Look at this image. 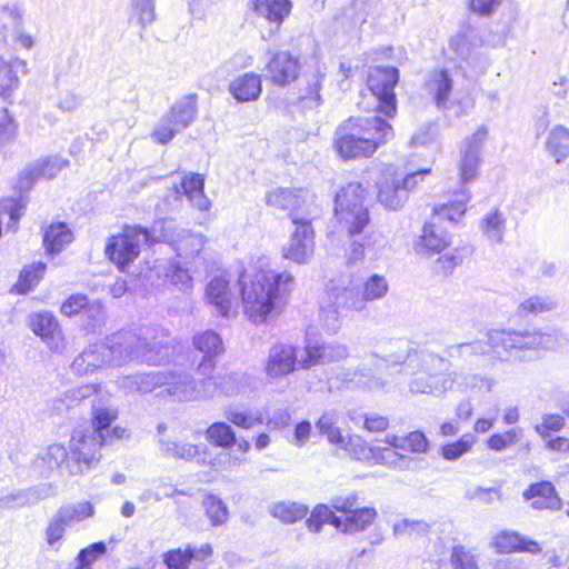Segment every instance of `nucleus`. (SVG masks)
<instances>
[{"label": "nucleus", "mask_w": 569, "mask_h": 569, "mask_svg": "<svg viewBox=\"0 0 569 569\" xmlns=\"http://www.w3.org/2000/svg\"><path fill=\"white\" fill-rule=\"evenodd\" d=\"M296 287L288 271L269 270L249 286H241L244 313L253 323H262L273 311L281 310Z\"/></svg>", "instance_id": "nucleus-6"}, {"label": "nucleus", "mask_w": 569, "mask_h": 569, "mask_svg": "<svg viewBox=\"0 0 569 569\" xmlns=\"http://www.w3.org/2000/svg\"><path fill=\"white\" fill-rule=\"evenodd\" d=\"M545 148L557 163L566 161L569 158V129L555 126L547 134Z\"/></svg>", "instance_id": "nucleus-33"}, {"label": "nucleus", "mask_w": 569, "mask_h": 569, "mask_svg": "<svg viewBox=\"0 0 569 569\" xmlns=\"http://www.w3.org/2000/svg\"><path fill=\"white\" fill-rule=\"evenodd\" d=\"M399 81V70L395 67H376L367 80V84L377 99V111L387 118L397 113V99L395 87Z\"/></svg>", "instance_id": "nucleus-11"}, {"label": "nucleus", "mask_w": 569, "mask_h": 569, "mask_svg": "<svg viewBox=\"0 0 569 569\" xmlns=\"http://www.w3.org/2000/svg\"><path fill=\"white\" fill-rule=\"evenodd\" d=\"M358 492H349L346 495H340L331 498V507L338 511L343 513L345 516L349 515L350 512L355 511V509H358L361 507V501Z\"/></svg>", "instance_id": "nucleus-54"}, {"label": "nucleus", "mask_w": 569, "mask_h": 569, "mask_svg": "<svg viewBox=\"0 0 569 569\" xmlns=\"http://www.w3.org/2000/svg\"><path fill=\"white\" fill-rule=\"evenodd\" d=\"M567 338L557 329L540 330H490L485 340L462 342L447 347L450 359H457L468 367L478 366L481 357L508 361L519 350H555L565 346Z\"/></svg>", "instance_id": "nucleus-3"}, {"label": "nucleus", "mask_w": 569, "mask_h": 569, "mask_svg": "<svg viewBox=\"0 0 569 569\" xmlns=\"http://www.w3.org/2000/svg\"><path fill=\"white\" fill-rule=\"evenodd\" d=\"M488 137L487 126H480L471 134L466 137L460 144V179L463 183L473 180L478 174L481 161V149Z\"/></svg>", "instance_id": "nucleus-15"}, {"label": "nucleus", "mask_w": 569, "mask_h": 569, "mask_svg": "<svg viewBox=\"0 0 569 569\" xmlns=\"http://www.w3.org/2000/svg\"><path fill=\"white\" fill-rule=\"evenodd\" d=\"M377 517L376 508L361 506L345 517L340 516L338 530L348 535L362 532L373 523Z\"/></svg>", "instance_id": "nucleus-30"}, {"label": "nucleus", "mask_w": 569, "mask_h": 569, "mask_svg": "<svg viewBox=\"0 0 569 569\" xmlns=\"http://www.w3.org/2000/svg\"><path fill=\"white\" fill-rule=\"evenodd\" d=\"M406 450L412 453H427L430 449V441L420 430L409 432L406 437Z\"/></svg>", "instance_id": "nucleus-61"}, {"label": "nucleus", "mask_w": 569, "mask_h": 569, "mask_svg": "<svg viewBox=\"0 0 569 569\" xmlns=\"http://www.w3.org/2000/svg\"><path fill=\"white\" fill-rule=\"evenodd\" d=\"M296 229L287 246L283 247V257L297 263H306L313 253L315 232L311 220L295 222Z\"/></svg>", "instance_id": "nucleus-16"}, {"label": "nucleus", "mask_w": 569, "mask_h": 569, "mask_svg": "<svg viewBox=\"0 0 569 569\" xmlns=\"http://www.w3.org/2000/svg\"><path fill=\"white\" fill-rule=\"evenodd\" d=\"M19 86L20 80L11 64L0 57V97L4 100L12 98Z\"/></svg>", "instance_id": "nucleus-47"}, {"label": "nucleus", "mask_w": 569, "mask_h": 569, "mask_svg": "<svg viewBox=\"0 0 569 569\" xmlns=\"http://www.w3.org/2000/svg\"><path fill=\"white\" fill-rule=\"evenodd\" d=\"M437 136V124L427 122L421 124L410 139L411 147H425L435 141Z\"/></svg>", "instance_id": "nucleus-57"}, {"label": "nucleus", "mask_w": 569, "mask_h": 569, "mask_svg": "<svg viewBox=\"0 0 569 569\" xmlns=\"http://www.w3.org/2000/svg\"><path fill=\"white\" fill-rule=\"evenodd\" d=\"M325 74V71H322L320 67H317L311 73L305 74L307 84L300 90L298 98L299 107L302 110H315L322 104L320 90Z\"/></svg>", "instance_id": "nucleus-29"}, {"label": "nucleus", "mask_w": 569, "mask_h": 569, "mask_svg": "<svg viewBox=\"0 0 569 569\" xmlns=\"http://www.w3.org/2000/svg\"><path fill=\"white\" fill-rule=\"evenodd\" d=\"M30 495L31 493H28L26 489L0 497V510L16 509L28 505H33L36 498H30Z\"/></svg>", "instance_id": "nucleus-56"}, {"label": "nucleus", "mask_w": 569, "mask_h": 569, "mask_svg": "<svg viewBox=\"0 0 569 569\" xmlns=\"http://www.w3.org/2000/svg\"><path fill=\"white\" fill-rule=\"evenodd\" d=\"M93 372L106 365L123 366L129 362L160 366L169 360L171 347L163 329L118 331L101 342L83 350Z\"/></svg>", "instance_id": "nucleus-2"}, {"label": "nucleus", "mask_w": 569, "mask_h": 569, "mask_svg": "<svg viewBox=\"0 0 569 569\" xmlns=\"http://www.w3.org/2000/svg\"><path fill=\"white\" fill-rule=\"evenodd\" d=\"M156 237L153 228L148 230L140 226H126L121 233L109 239L106 254L119 270L124 271L138 258L141 244L157 242Z\"/></svg>", "instance_id": "nucleus-8"}, {"label": "nucleus", "mask_w": 569, "mask_h": 569, "mask_svg": "<svg viewBox=\"0 0 569 569\" xmlns=\"http://www.w3.org/2000/svg\"><path fill=\"white\" fill-rule=\"evenodd\" d=\"M477 439L472 433H465L458 440L442 445L440 456L446 461H457L471 451Z\"/></svg>", "instance_id": "nucleus-41"}, {"label": "nucleus", "mask_w": 569, "mask_h": 569, "mask_svg": "<svg viewBox=\"0 0 569 569\" xmlns=\"http://www.w3.org/2000/svg\"><path fill=\"white\" fill-rule=\"evenodd\" d=\"M224 417L229 422L242 429H251L254 425L262 422L260 418H253L250 413L236 409L226 410Z\"/></svg>", "instance_id": "nucleus-62"}, {"label": "nucleus", "mask_w": 569, "mask_h": 569, "mask_svg": "<svg viewBox=\"0 0 569 569\" xmlns=\"http://www.w3.org/2000/svg\"><path fill=\"white\" fill-rule=\"evenodd\" d=\"M328 296L330 303L321 308L320 315L329 330L336 331L339 328V315L341 312L366 309L367 303L359 288H332Z\"/></svg>", "instance_id": "nucleus-12"}, {"label": "nucleus", "mask_w": 569, "mask_h": 569, "mask_svg": "<svg viewBox=\"0 0 569 569\" xmlns=\"http://www.w3.org/2000/svg\"><path fill=\"white\" fill-rule=\"evenodd\" d=\"M506 223L505 214L498 209H495L483 216L479 226L486 240L491 244H498L503 241Z\"/></svg>", "instance_id": "nucleus-38"}, {"label": "nucleus", "mask_w": 569, "mask_h": 569, "mask_svg": "<svg viewBox=\"0 0 569 569\" xmlns=\"http://www.w3.org/2000/svg\"><path fill=\"white\" fill-rule=\"evenodd\" d=\"M300 71L299 59L288 51L274 52L266 67V77L273 83L284 87L295 81Z\"/></svg>", "instance_id": "nucleus-18"}, {"label": "nucleus", "mask_w": 569, "mask_h": 569, "mask_svg": "<svg viewBox=\"0 0 569 569\" xmlns=\"http://www.w3.org/2000/svg\"><path fill=\"white\" fill-rule=\"evenodd\" d=\"M493 545L500 553L515 551L538 553L540 551V547L537 541L527 539L515 531L500 532L495 537Z\"/></svg>", "instance_id": "nucleus-31"}, {"label": "nucleus", "mask_w": 569, "mask_h": 569, "mask_svg": "<svg viewBox=\"0 0 569 569\" xmlns=\"http://www.w3.org/2000/svg\"><path fill=\"white\" fill-rule=\"evenodd\" d=\"M202 506L212 526H221L228 520V507L218 496L213 493L207 495L202 501Z\"/></svg>", "instance_id": "nucleus-44"}, {"label": "nucleus", "mask_w": 569, "mask_h": 569, "mask_svg": "<svg viewBox=\"0 0 569 569\" xmlns=\"http://www.w3.org/2000/svg\"><path fill=\"white\" fill-rule=\"evenodd\" d=\"M67 160H63L59 157H49L39 160L26 168L19 174L17 188L20 192H26L31 189L37 180L41 178L52 179L56 177L57 173L60 172L64 166H67Z\"/></svg>", "instance_id": "nucleus-20"}, {"label": "nucleus", "mask_w": 569, "mask_h": 569, "mask_svg": "<svg viewBox=\"0 0 569 569\" xmlns=\"http://www.w3.org/2000/svg\"><path fill=\"white\" fill-rule=\"evenodd\" d=\"M163 561L168 569H188L191 562L188 549H173L163 555Z\"/></svg>", "instance_id": "nucleus-60"}, {"label": "nucleus", "mask_w": 569, "mask_h": 569, "mask_svg": "<svg viewBox=\"0 0 569 569\" xmlns=\"http://www.w3.org/2000/svg\"><path fill=\"white\" fill-rule=\"evenodd\" d=\"M207 382L212 387V398L218 395L236 396L246 391L250 385L251 377L244 372L234 371L224 375H208Z\"/></svg>", "instance_id": "nucleus-24"}, {"label": "nucleus", "mask_w": 569, "mask_h": 569, "mask_svg": "<svg viewBox=\"0 0 569 569\" xmlns=\"http://www.w3.org/2000/svg\"><path fill=\"white\" fill-rule=\"evenodd\" d=\"M264 199L270 208L287 211L292 223L312 220L318 214L315 196L305 188H274Z\"/></svg>", "instance_id": "nucleus-9"}, {"label": "nucleus", "mask_w": 569, "mask_h": 569, "mask_svg": "<svg viewBox=\"0 0 569 569\" xmlns=\"http://www.w3.org/2000/svg\"><path fill=\"white\" fill-rule=\"evenodd\" d=\"M88 307V298L82 293H76L70 296L62 305H61V313L67 317H72L78 315L80 311Z\"/></svg>", "instance_id": "nucleus-63"}, {"label": "nucleus", "mask_w": 569, "mask_h": 569, "mask_svg": "<svg viewBox=\"0 0 569 569\" xmlns=\"http://www.w3.org/2000/svg\"><path fill=\"white\" fill-rule=\"evenodd\" d=\"M392 529L396 537H420L429 532L430 526L423 520L401 519Z\"/></svg>", "instance_id": "nucleus-51"}, {"label": "nucleus", "mask_w": 569, "mask_h": 569, "mask_svg": "<svg viewBox=\"0 0 569 569\" xmlns=\"http://www.w3.org/2000/svg\"><path fill=\"white\" fill-rule=\"evenodd\" d=\"M557 308V302L548 296H532L523 300L519 307L518 312L521 317L530 315L537 316L542 312H548Z\"/></svg>", "instance_id": "nucleus-46"}, {"label": "nucleus", "mask_w": 569, "mask_h": 569, "mask_svg": "<svg viewBox=\"0 0 569 569\" xmlns=\"http://www.w3.org/2000/svg\"><path fill=\"white\" fill-rule=\"evenodd\" d=\"M160 449L167 457L190 460L199 453L196 445L160 440Z\"/></svg>", "instance_id": "nucleus-49"}, {"label": "nucleus", "mask_w": 569, "mask_h": 569, "mask_svg": "<svg viewBox=\"0 0 569 569\" xmlns=\"http://www.w3.org/2000/svg\"><path fill=\"white\" fill-rule=\"evenodd\" d=\"M392 137V127L379 116L350 117L337 128L333 144L343 159L368 158Z\"/></svg>", "instance_id": "nucleus-5"}, {"label": "nucleus", "mask_w": 569, "mask_h": 569, "mask_svg": "<svg viewBox=\"0 0 569 569\" xmlns=\"http://www.w3.org/2000/svg\"><path fill=\"white\" fill-rule=\"evenodd\" d=\"M180 187L183 194L188 198L194 208L201 211L209 209L210 201L203 191L204 178L202 174L190 173L189 176L183 177Z\"/></svg>", "instance_id": "nucleus-35"}, {"label": "nucleus", "mask_w": 569, "mask_h": 569, "mask_svg": "<svg viewBox=\"0 0 569 569\" xmlns=\"http://www.w3.org/2000/svg\"><path fill=\"white\" fill-rule=\"evenodd\" d=\"M208 303L214 307L217 315L228 317L231 309V292L224 274L212 278L206 288Z\"/></svg>", "instance_id": "nucleus-27"}, {"label": "nucleus", "mask_w": 569, "mask_h": 569, "mask_svg": "<svg viewBox=\"0 0 569 569\" xmlns=\"http://www.w3.org/2000/svg\"><path fill=\"white\" fill-rule=\"evenodd\" d=\"M153 231L157 233V242L170 243L177 256L181 258H193L202 250L204 239L202 234L181 229L177 233L170 220H159L153 223Z\"/></svg>", "instance_id": "nucleus-13"}, {"label": "nucleus", "mask_w": 569, "mask_h": 569, "mask_svg": "<svg viewBox=\"0 0 569 569\" xmlns=\"http://www.w3.org/2000/svg\"><path fill=\"white\" fill-rule=\"evenodd\" d=\"M338 420L339 415L337 411H326L316 422V428L319 431V433L325 436L331 445L340 449H346L351 453L358 455L355 451V447L359 446L361 448V451H363L365 447L360 445L361 439L359 437L355 439L350 438L348 441L346 440L345 436L341 433L340 429L337 426Z\"/></svg>", "instance_id": "nucleus-22"}, {"label": "nucleus", "mask_w": 569, "mask_h": 569, "mask_svg": "<svg viewBox=\"0 0 569 569\" xmlns=\"http://www.w3.org/2000/svg\"><path fill=\"white\" fill-rule=\"evenodd\" d=\"M565 427V418L557 413H548L542 417V421L535 426L536 432L543 439L549 437L550 431H560Z\"/></svg>", "instance_id": "nucleus-55"}, {"label": "nucleus", "mask_w": 569, "mask_h": 569, "mask_svg": "<svg viewBox=\"0 0 569 569\" xmlns=\"http://www.w3.org/2000/svg\"><path fill=\"white\" fill-rule=\"evenodd\" d=\"M305 353L306 356L299 361L303 369L325 363V345L309 335L306 338Z\"/></svg>", "instance_id": "nucleus-48"}, {"label": "nucleus", "mask_w": 569, "mask_h": 569, "mask_svg": "<svg viewBox=\"0 0 569 569\" xmlns=\"http://www.w3.org/2000/svg\"><path fill=\"white\" fill-rule=\"evenodd\" d=\"M461 263L462 257L457 252V250H451L441 254L433 262V271L443 277H448Z\"/></svg>", "instance_id": "nucleus-53"}, {"label": "nucleus", "mask_w": 569, "mask_h": 569, "mask_svg": "<svg viewBox=\"0 0 569 569\" xmlns=\"http://www.w3.org/2000/svg\"><path fill=\"white\" fill-rule=\"evenodd\" d=\"M167 278L179 290H188L192 287V278L188 270L181 266H169Z\"/></svg>", "instance_id": "nucleus-59"}, {"label": "nucleus", "mask_w": 569, "mask_h": 569, "mask_svg": "<svg viewBox=\"0 0 569 569\" xmlns=\"http://www.w3.org/2000/svg\"><path fill=\"white\" fill-rule=\"evenodd\" d=\"M378 201L389 210H398L406 203L405 190L398 178H386L379 183Z\"/></svg>", "instance_id": "nucleus-39"}, {"label": "nucleus", "mask_w": 569, "mask_h": 569, "mask_svg": "<svg viewBox=\"0 0 569 569\" xmlns=\"http://www.w3.org/2000/svg\"><path fill=\"white\" fill-rule=\"evenodd\" d=\"M523 498L531 501L533 509L559 510L561 499L558 497L555 486L549 481L532 483L525 492Z\"/></svg>", "instance_id": "nucleus-26"}, {"label": "nucleus", "mask_w": 569, "mask_h": 569, "mask_svg": "<svg viewBox=\"0 0 569 569\" xmlns=\"http://www.w3.org/2000/svg\"><path fill=\"white\" fill-rule=\"evenodd\" d=\"M192 343L194 349L203 355L202 360L197 367V375L208 376L213 373L216 359L224 350L220 335L213 330L198 332L193 336Z\"/></svg>", "instance_id": "nucleus-17"}, {"label": "nucleus", "mask_w": 569, "mask_h": 569, "mask_svg": "<svg viewBox=\"0 0 569 569\" xmlns=\"http://www.w3.org/2000/svg\"><path fill=\"white\" fill-rule=\"evenodd\" d=\"M250 2L259 16L278 26L289 16L292 8L290 0H250Z\"/></svg>", "instance_id": "nucleus-36"}, {"label": "nucleus", "mask_w": 569, "mask_h": 569, "mask_svg": "<svg viewBox=\"0 0 569 569\" xmlns=\"http://www.w3.org/2000/svg\"><path fill=\"white\" fill-rule=\"evenodd\" d=\"M297 363L296 348L291 345L277 343L269 351L264 371L268 379L276 380L293 372Z\"/></svg>", "instance_id": "nucleus-19"}, {"label": "nucleus", "mask_w": 569, "mask_h": 569, "mask_svg": "<svg viewBox=\"0 0 569 569\" xmlns=\"http://www.w3.org/2000/svg\"><path fill=\"white\" fill-rule=\"evenodd\" d=\"M470 198V191L467 188H461L455 193L452 201L433 208V217L439 221L459 222L467 211V203Z\"/></svg>", "instance_id": "nucleus-32"}, {"label": "nucleus", "mask_w": 569, "mask_h": 569, "mask_svg": "<svg viewBox=\"0 0 569 569\" xmlns=\"http://www.w3.org/2000/svg\"><path fill=\"white\" fill-rule=\"evenodd\" d=\"M307 513L308 507L298 502H279L271 508V515L286 523L301 520Z\"/></svg>", "instance_id": "nucleus-45"}, {"label": "nucleus", "mask_w": 569, "mask_h": 569, "mask_svg": "<svg viewBox=\"0 0 569 569\" xmlns=\"http://www.w3.org/2000/svg\"><path fill=\"white\" fill-rule=\"evenodd\" d=\"M453 88V80L446 69H433L427 72L422 90L439 109L447 108Z\"/></svg>", "instance_id": "nucleus-21"}, {"label": "nucleus", "mask_w": 569, "mask_h": 569, "mask_svg": "<svg viewBox=\"0 0 569 569\" xmlns=\"http://www.w3.org/2000/svg\"><path fill=\"white\" fill-rule=\"evenodd\" d=\"M59 520L68 527H72L93 515V506L90 502H78L59 509Z\"/></svg>", "instance_id": "nucleus-42"}, {"label": "nucleus", "mask_w": 569, "mask_h": 569, "mask_svg": "<svg viewBox=\"0 0 569 569\" xmlns=\"http://www.w3.org/2000/svg\"><path fill=\"white\" fill-rule=\"evenodd\" d=\"M167 382L163 385L169 396L178 401H193L199 399L212 398L211 385L207 382V377L200 376L194 379L188 372L166 371Z\"/></svg>", "instance_id": "nucleus-14"}, {"label": "nucleus", "mask_w": 569, "mask_h": 569, "mask_svg": "<svg viewBox=\"0 0 569 569\" xmlns=\"http://www.w3.org/2000/svg\"><path fill=\"white\" fill-rule=\"evenodd\" d=\"M197 116V100L194 94L179 99L156 126L152 138L161 144H166L173 137L188 128Z\"/></svg>", "instance_id": "nucleus-10"}, {"label": "nucleus", "mask_w": 569, "mask_h": 569, "mask_svg": "<svg viewBox=\"0 0 569 569\" xmlns=\"http://www.w3.org/2000/svg\"><path fill=\"white\" fill-rule=\"evenodd\" d=\"M229 91L238 102L254 101L262 91L261 77L253 72L243 73L230 82Z\"/></svg>", "instance_id": "nucleus-28"}, {"label": "nucleus", "mask_w": 569, "mask_h": 569, "mask_svg": "<svg viewBox=\"0 0 569 569\" xmlns=\"http://www.w3.org/2000/svg\"><path fill=\"white\" fill-rule=\"evenodd\" d=\"M388 288V281L383 276L372 274L363 282L361 295L367 303L385 297Z\"/></svg>", "instance_id": "nucleus-50"}, {"label": "nucleus", "mask_w": 569, "mask_h": 569, "mask_svg": "<svg viewBox=\"0 0 569 569\" xmlns=\"http://www.w3.org/2000/svg\"><path fill=\"white\" fill-rule=\"evenodd\" d=\"M73 239L72 231L64 222L51 223L44 231L43 244L49 254L59 253Z\"/></svg>", "instance_id": "nucleus-37"}, {"label": "nucleus", "mask_w": 569, "mask_h": 569, "mask_svg": "<svg viewBox=\"0 0 569 569\" xmlns=\"http://www.w3.org/2000/svg\"><path fill=\"white\" fill-rule=\"evenodd\" d=\"M46 269V263L41 261L34 262L31 266H28L24 269H22L19 276L18 283L16 284L17 292L26 293L33 289L42 279Z\"/></svg>", "instance_id": "nucleus-43"}, {"label": "nucleus", "mask_w": 569, "mask_h": 569, "mask_svg": "<svg viewBox=\"0 0 569 569\" xmlns=\"http://www.w3.org/2000/svg\"><path fill=\"white\" fill-rule=\"evenodd\" d=\"M450 243V236L443 232L435 222H429L423 226L415 249L419 254L431 256L440 253Z\"/></svg>", "instance_id": "nucleus-25"}, {"label": "nucleus", "mask_w": 569, "mask_h": 569, "mask_svg": "<svg viewBox=\"0 0 569 569\" xmlns=\"http://www.w3.org/2000/svg\"><path fill=\"white\" fill-rule=\"evenodd\" d=\"M133 16L138 22L144 27L154 20L153 0H132Z\"/></svg>", "instance_id": "nucleus-58"}, {"label": "nucleus", "mask_w": 569, "mask_h": 569, "mask_svg": "<svg viewBox=\"0 0 569 569\" xmlns=\"http://www.w3.org/2000/svg\"><path fill=\"white\" fill-rule=\"evenodd\" d=\"M30 326L34 335L39 336L50 348H53V346L58 348L54 341L56 337L60 333V329L52 313L42 311L32 315Z\"/></svg>", "instance_id": "nucleus-34"}, {"label": "nucleus", "mask_w": 569, "mask_h": 569, "mask_svg": "<svg viewBox=\"0 0 569 569\" xmlns=\"http://www.w3.org/2000/svg\"><path fill=\"white\" fill-rule=\"evenodd\" d=\"M206 439L209 443L220 448H231L237 442L232 428L227 422H213L206 430Z\"/></svg>", "instance_id": "nucleus-40"}, {"label": "nucleus", "mask_w": 569, "mask_h": 569, "mask_svg": "<svg viewBox=\"0 0 569 569\" xmlns=\"http://www.w3.org/2000/svg\"><path fill=\"white\" fill-rule=\"evenodd\" d=\"M166 371L150 370L120 377L117 381L124 392L149 393L167 382Z\"/></svg>", "instance_id": "nucleus-23"}, {"label": "nucleus", "mask_w": 569, "mask_h": 569, "mask_svg": "<svg viewBox=\"0 0 569 569\" xmlns=\"http://www.w3.org/2000/svg\"><path fill=\"white\" fill-rule=\"evenodd\" d=\"M450 562L452 569H479L476 556L462 546L452 548Z\"/></svg>", "instance_id": "nucleus-52"}, {"label": "nucleus", "mask_w": 569, "mask_h": 569, "mask_svg": "<svg viewBox=\"0 0 569 569\" xmlns=\"http://www.w3.org/2000/svg\"><path fill=\"white\" fill-rule=\"evenodd\" d=\"M89 400L92 410V428L76 429L70 439L69 452L62 445H51L41 450L32 461L33 471L40 477H49L53 470L66 465L70 475H82L100 460L99 451L110 437L108 428L118 417L110 397L102 395L96 385H86L68 390L63 398L53 403V409L62 412L84 405Z\"/></svg>", "instance_id": "nucleus-1"}, {"label": "nucleus", "mask_w": 569, "mask_h": 569, "mask_svg": "<svg viewBox=\"0 0 569 569\" xmlns=\"http://www.w3.org/2000/svg\"><path fill=\"white\" fill-rule=\"evenodd\" d=\"M389 351L385 355L386 368L398 367V372L415 377L409 382L412 393H427L436 397L452 389L457 373L448 370V361L427 349L415 348L406 340L389 342Z\"/></svg>", "instance_id": "nucleus-4"}, {"label": "nucleus", "mask_w": 569, "mask_h": 569, "mask_svg": "<svg viewBox=\"0 0 569 569\" xmlns=\"http://www.w3.org/2000/svg\"><path fill=\"white\" fill-rule=\"evenodd\" d=\"M431 172V168H421L416 171H411L406 174L402 179H399V184L401 189L405 190L406 200H408V194L411 190H413L419 181H422L423 178Z\"/></svg>", "instance_id": "nucleus-64"}, {"label": "nucleus", "mask_w": 569, "mask_h": 569, "mask_svg": "<svg viewBox=\"0 0 569 569\" xmlns=\"http://www.w3.org/2000/svg\"><path fill=\"white\" fill-rule=\"evenodd\" d=\"M367 189L361 182H349L342 187L335 198V216L339 224L353 237L369 224L368 209L363 206Z\"/></svg>", "instance_id": "nucleus-7"}]
</instances>
